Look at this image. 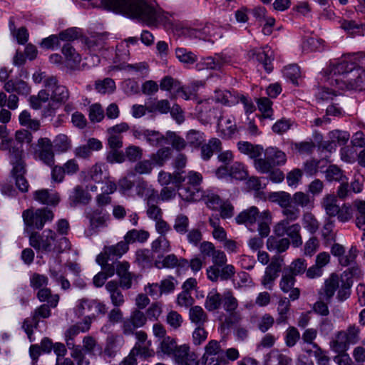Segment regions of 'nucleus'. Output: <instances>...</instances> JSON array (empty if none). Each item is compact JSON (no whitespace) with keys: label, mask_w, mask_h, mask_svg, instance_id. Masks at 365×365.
<instances>
[{"label":"nucleus","mask_w":365,"mask_h":365,"mask_svg":"<svg viewBox=\"0 0 365 365\" xmlns=\"http://www.w3.org/2000/svg\"><path fill=\"white\" fill-rule=\"evenodd\" d=\"M95 88L101 93H111L115 89V83L112 78H106L103 81H96Z\"/></svg>","instance_id":"052dcab7"},{"label":"nucleus","mask_w":365,"mask_h":365,"mask_svg":"<svg viewBox=\"0 0 365 365\" xmlns=\"http://www.w3.org/2000/svg\"><path fill=\"white\" fill-rule=\"evenodd\" d=\"M10 153V163L13 168H16L17 165L26 167L24 157V150L22 146L14 145L9 150Z\"/></svg>","instance_id":"5fc2aeb1"},{"label":"nucleus","mask_w":365,"mask_h":365,"mask_svg":"<svg viewBox=\"0 0 365 365\" xmlns=\"http://www.w3.org/2000/svg\"><path fill=\"white\" fill-rule=\"evenodd\" d=\"M190 220L184 214H179L175 217L173 229L180 235H185L189 230Z\"/></svg>","instance_id":"6e6d98bb"},{"label":"nucleus","mask_w":365,"mask_h":365,"mask_svg":"<svg viewBox=\"0 0 365 365\" xmlns=\"http://www.w3.org/2000/svg\"><path fill=\"white\" fill-rule=\"evenodd\" d=\"M151 247L155 252H167L170 250V245L165 235H160L152 242Z\"/></svg>","instance_id":"0e129e2a"},{"label":"nucleus","mask_w":365,"mask_h":365,"mask_svg":"<svg viewBox=\"0 0 365 365\" xmlns=\"http://www.w3.org/2000/svg\"><path fill=\"white\" fill-rule=\"evenodd\" d=\"M129 51L121 44L117 46L115 56L113 63L117 65L113 66V70H126L130 72L143 73L148 70V65L145 62H139L133 64L126 63L125 61L128 59Z\"/></svg>","instance_id":"39448f33"},{"label":"nucleus","mask_w":365,"mask_h":365,"mask_svg":"<svg viewBox=\"0 0 365 365\" xmlns=\"http://www.w3.org/2000/svg\"><path fill=\"white\" fill-rule=\"evenodd\" d=\"M354 62L348 60H342L336 63L331 69L333 76H343L351 77V73L356 68Z\"/></svg>","instance_id":"473e14b6"},{"label":"nucleus","mask_w":365,"mask_h":365,"mask_svg":"<svg viewBox=\"0 0 365 365\" xmlns=\"http://www.w3.org/2000/svg\"><path fill=\"white\" fill-rule=\"evenodd\" d=\"M36 297L41 302H46L52 308L58 306L60 297L58 294H53L51 289L48 287L40 289L36 293Z\"/></svg>","instance_id":"72a5a7b5"},{"label":"nucleus","mask_w":365,"mask_h":365,"mask_svg":"<svg viewBox=\"0 0 365 365\" xmlns=\"http://www.w3.org/2000/svg\"><path fill=\"white\" fill-rule=\"evenodd\" d=\"M178 346H177L176 341L170 336L164 337L160 343L161 351L171 357L173 356Z\"/></svg>","instance_id":"680f3d73"},{"label":"nucleus","mask_w":365,"mask_h":365,"mask_svg":"<svg viewBox=\"0 0 365 365\" xmlns=\"http://www.w3.org/2000/svg\"><path fill=\"white\" fill-rule=\"evenodd\" d=\"M287 162L286 154L277 147H268L264 150V158L255 163V169L260 173H268L272 168L284 165Z\"/></svg>","instance_id":"7ed1b4c3"},{"label":"nucleus","mask_w":365,"mask_h":365,"mask_svg":"<svg viewBox=\"0 0 365 365\" xmlns=\"http://www.w3.org/2000/svg\"><path fill=\"white\" fill-rule=\"evenodd\" d=\"M222 294L218 293L216 290L210 292L205 302V307L209 312H213L221 307V300Z\"/></svg>","instance_id":"a18cd8bd"},{"label":"nucleus","mask_w":365,"mask_h":365,"mask_svg":"<svg viewBox=\"0 0 365 365\" xmlns=\"http://www.w3.org/2000/svg\"><path fill=\"white\" fill-rule=\"evenodd\" d=\"M301 226L298 223L288 225L287 221H279L274 227V233L278 237L287 235L291 240L290 244L294 247L302 245L303 241L300 234Z\"/></svg>","instance_id":"1a4fd4ad"},{"label":"nucleus","mask_w":365,"mask_h":365,"mask_svg":"<svg viewBox=\"0 0 365 365\" xmlns=\"http://www.w3.org/2000/svg\"><path fill=\"white\" fill-rule=\"evenodd\" d=\"M37 146L38 149L35 151L36 159L48 167H52L55 163L52 141L48 138H41L38 140Z\"/></svg>","instance_id":"f8f14e48"},{"label":"nucleus","mask_w":365,"mask_h":365,"mask_svg":"<svg viewBox=\"0 0 365 365\" xmlns=\"http://www.w3.org/2000/svg\"><path fill=\"white\" fill-rule=\"evenodd\" d=\"M221 141L218 138L210 139L207 144L201 147L202 158L205 160H209L212 156L215 150L221 149Z\"/></svg>","instance_id":"49530a36"},{"label":"nucleus","mask_w":365,"mask_h":365,"mask_svg":"<svg viewBox=\"0 0 365 365\" xmlns=\"http://www.w3.org/2000/svg\"><path fill=\"white\" fill-rule=\"evenodd\" d=\"M237 146L241 153L247 155L251 159H253L254 163L257 160L261 158L260 156L264 152V148L262 145H254L248 141H239Z\"/></svg>","instance_id":"393cba45"},{"label":"nucleus","mask_w":365,"mask_h":365,"mask_svg":"<svg viewBox=\"0 0 365 365\" xmlns=\"http://www.w3.org/2000/svg\"><path fill=\"white\" fill-rule=\"evenodd\" d=\"M271 220L272 216L269 211L264 210L260 213L257 224L255 225V230L259 232L261 237H267L269 235Z\"/></svg>","instance_id":"7c9ffc66"},{"label":"nucleus","mask_w":365,"mask_h":365,"mask_svg":"<svg viewBox=\"0 0 365 365\" xmlns=\"http://www.w3.org/2000/svg\"><path fill=\"white\" fill-rule=\"evenodd\" d=\"M106 289L110 294L111 303L115 307H119L124 304V296L122 292L120 291L118 284L116 281H109L106 284Z\"/></svg>","instance_id":"c756f323"},{"label":"nucleus","mask_w":365,"mask_h":365,"mask_svg":"<svg viewBox=\"0 0 365 365\" xmlns=\"http://www.w3.org/2000/svg\"><path fill=\"white\" fill-rule=\"evenodd\" d=\"M129 250V246L123 240L115 245L105 246L103 251L96 257L98 264H103L109 260H117Z\"/></svg>","instance_id":"9b49d317"},{"label":"nucleus","mask_w":365,"mask_h":365,"mask_svg":"<svg viewBox=\"0 0 365 365\" xmlns=\"http://www.w3.org/2000/svg\"><path fill=\"white\" fill-rule=\"evenodd\" d=\"M52 308L50 305L43 304L36 307L31 313V317L26 318L24 320L22 329L26 333L29 341H32L33 329L37 328L41 319H48L51 315Z\"/></svg>","instance_id":"0eeeda50"},{"label":"nucleus","mask_w":365,"mask_h":365,"mask_svg":"<svg viewBox=\"0 0 365 365\" xmlns=\"http://www.w3.org/2000/svg\"><path fill=\"white\" fill-rule=\"evenodd\" d=\"M91 198L90 193L82 185H76L69 192L68 203L72 207L86 205L91 202Z\"/></svg>","instance_id":"f3484780"},{"label":"nucleus","mask_w":365,"mask_h":365,"mask_svg":"<svg viewBox=\"0 0 365 365\" xmlns=\"http://www.w3.org/2000/svg\"><path fill=\"white\" fill-rule=\"evenodd\" d=\"M339 287V276L335 273H332L329 278L325 280L324 286L320 289L319 294L324 301L331 302L332 297Z\"/></svg>","instance_id":"6ab92c4d"},{"label":"nucleus","mask_w":365,"mask_h":365,"mask_svg":"<svg viewBox=\"0 0 365 365\" xmlns=\"http://www.w3.org/2000/svg\"><path fill=\"white\" fill-rule=\"evenodd\" d=\"M124 344L125 339L123 335L110 333L106 338L104 352L110 357L114 356L116 353L120 351Z\"/></svg>","instance_id":"5701e85b"},{"label":"nucleus","mask_w":365,"mask_h":365,"mask_svg":"<svg viewBox=\"0 0 365 365\" xmlns=\"http://www.w3.org/2000/svg\"><path fill=\"white\" fill-rule=\"evenodd\" d=\"M269 199L284 208L291 202V195L286 192H274L269 195Z\"/></svg>","instance_id":"774afa93"},{"label":"nucleus","mask_w":365,"mask_h":365,"mask_svg":"<svg viewBox=\"0 0 365 365\" xmlns=\"http://www.w3.org/2000/svg\"><path fill=\"white\" fill-rule=\"evenodd\" d=\"M349 341L347 340L344 331H339L334 340L332 341L331 346L332 350L338 354L346 352L350 346Z\"/></svg>","instance_id":"a19ab883"},{"label":"nucleus","mask_w":365,"mask_h":365,"mask_svg":"<svg viewBox=\"0 0 365 365\" xmlns=\"http://www.w3.org/2000/svg\"><path fill=\"white\" fill-rule=\"evenodd\" d=\"M53 149L57 154L66 153L71 148V140L65 134H59L56 136L53 142Z\"/></svg>","instance_id":"4c0bfd02"},{"label":"nucleus","mask_w":365,"mask_h":365,"mask_svg":"<svg viewBox=\"0 0 365 365\" xmlns=\"http://www.w3.org/2000/svg\"><path fill=\"white\" fill-rule=\"evenodd\" d=\"M48 284V279L46 275L34 273L30 277V286L34 290L43 289Z\"/></svg>","instance_id":"69168bd1"},{"label":"nucleus","mask_w":365,"mask_h":365,"mask_svg":"<svg viewBox=\"0 0 365 365\" xmlns=\"http://www.w3.org/2000/svg\"><path fill=\"white\" fill-rule=\"evenodd\" d=\"M34 199L42 205L56 207L60 202L59 195L56 192H49L48 189L36 190Z\"/></svg>","instance_id":"b1692460"},{"label":"nucleus","mask_w":365,"mask_h":365,"mask_svg":"<svg viewBox=\"0 0 365 365\" xmlns=\"http://www.w3.org/2000/svg\"><path fill=\"white\" fill-rule=\"evenodd\" d=\"M171 155V150L168 147L158 149L155 153L150 156V161L153 166L162 167Z\"/></svg>","instance_id":"e433bc0d"},{"label":"nucleus","mask_w":365,"mask_h":365,"mask_svg":"<svg viewBox=\"0 0 365 365\" xmlns=\"http://www.w3.org/2000/svg\"><path fill=\"white\" fill-rule=\"evenodd\" d=\"M225 356L224 350L222 349L220 343L216 340L210 341L205 347L203 358L210 356Z\"/></svg>","instance_id":"13d9d810"},{"label":"nucleus","mask_w":365,"mask_h":365,"mask_svg":"<svg viewBox=\"0 0 365 365\" xmlns=\"http://www.w3.org/2000/svg\"><path fill=\"white\" fill-rule=\"evenodd\" d=\"M290 246V240L283 237L270 236L267 240V247L277 254L285 252Z\"/></svg>","instance_id":"c85d7f7f"},{"label":"nucleus","mask_w":365,"mask_h":365,"mask_svg":"<svg viewBox=\"0 0 365 365\" xmlns=\"http://www.w3.org/2000/svg\"><path fill=\"white\" fill-rule=\"evenodd\" d=\"M259 215L260 213L258 208L255 206H252L237 215L235 217V221L239 225H245L250 231L255 232L256 222L259 220Z\"/></svg>","instance_id":"2eb2a0df"},{"label":"nucleus","mask_w":365,"mask_h":365,"mask_svg":"<svg viewBox=\"0 0 365 365\" xmlns=\"http://www.w3.org/2000/svg\"><path fill=\"white\" fill-rule=\"evenodd\" d=\"M237 131V125L232 116L220 115L217 119V132L225 139H230Z\"/></svg>","instance_id":"a211bd4d"},{"label":"nucleus","mask_w":365,"mask_h":365,"mask_svg":"<svg viewBox=\"0 0 365 365\" xmlns=\"http://www.w3.org/2000/svg\"><path fill=\"white\" fill-rule=\"evenodd\" d=\"M257 108L261 115H257L260 121L264 119L274 120V110L272 109L273 102L267 97H260L256 98Z\"/></svg>","instance_id":"cd10ccee"},{"label":"nucleus","mask_w":365,"mask_h":365,"mask_svg":"<svg viewBox=\"0 0 365 365\" xmlns=\"http://www.w3.org/2000/svg\"><path fill=\"white\" fill-rule=\"evenodd\" d=\"M145 140L150 145L158 147L166 143V137L159 131L148 129Z\"/></svg>","instance_id":"603ef678"},{"label":"nucleus","mask_w":365,"mask_h":365,"mask_svg":"<svg viewBox=\"0 0 365 365\" xmlns=\"http://www.w3.org/2000/svg\"><path fill=\"white\" fill-rule=\"evenodd\" d=\"M184 171L177 174L175 182H179L178 195L185 201H196L199 197V185L202 181V175L196 172L190 171L183 175Z\"/></svg>","instance_id":"f03ea898"},{"label":"nucleus","mask_w":365,"mask_h":365,"mask_svg":"<svg viewBox=\"0 0 365 365\" xmlns=\"http://www.w3.org/2000/svg\"><path fill=\"white\" fill-rule=\"evenodd\" d=\"M172 358L178 365H193L195 360L197 359V354L191 351L188 345L182 344L175 350Z\"/></svg>","instance_id":"412c9836"},{"label":"nucleus","mask_w":365,"mask_h":365,"mask_svg":"<svg viewBox=\"0 0 365 365\" xmlns=\"http://www.w3.org/2000/svg\"><path fill=\"white\" fill-rule=\"evenodd\" d=\"M26 173V167L21 165L12 168L11 171V177L14 180L16 187L23 193L27 192L29 188V183L25 177Z\"/></svg>","instance_id":"a878e982"},{"label":"nucleus","mask_w":365,"mask_h":365,"mask_svg":"<svg viewBox=\"0 0 365 365\" xmlns=\"http://www.w3.org/2000/svg\"><path fill=\"white\" fill-rule=\"evenodd\" d=\"M100 1L105 9L136 19L150 26H157L165 21L163 13L144 0Z\"/></svg>","instance_id":"f257e3e1"},{"label":"nucleus","mask_w":365,"mask_h":365,"mask_svg":"<svg viewBox=\"0 0 365 365\" xmlns=\"http://www.w3.org/2000/svg\"><path fill=\"white\" fill-rule=\"evenodd\" d=\"M61 53L65 58L68 68L71 70H78L80 68L82 59L81 56L71 43H65L61 48Z\"/></svg>","instance_id":"4be33fe9"},{"label":"nucleus","mask_w":365,"mask_h":365,"mask_svg":"<svg viewBox=\"0 0 365 365\" xmlns=\"http://www.w3.org/2000/svg\"><path fill=\"white\" fill-rule=\"evenodd\" d=\"M230 177H232L238 180H242L245 179L248 173L245 168V165L240 162H233L230 165Z\"/></svg>","instance_id":"864d4df0"},{"label":"nucleus","mask_w":365,"mask_h":365,"mask_svg":"<svg viewBox=\"0 0 365 365\" xmlns=\"http://www.w3.org/2000/svg\"><path fill=\"white\" fill-rule=\"evenodd\" d=\"M55 240L56 233L50 229L45 230L42 233L31 231L29 235V245L38 252H51Z\"/></svg>","instance_id":"423d86ee"},{"label":"nucleus","mask_w":365,"mask_h":365,"mask_svg":"<svg viewBox=\"0 0 365 365\" xmlns=\"http://www.w3.org/2000/svg\"><path fill=\"white\" fill-rule=\"evenodd\" d=\"M59 41L71 42L76 39H80L82 41L83 34L82 29L78 27H71L61 31L58 34Z\"/></svg>","instance_id":"37998d69"},{"label":"nucleus","mask_w":365,"mask_h":365,"mask_svg":"<svg viewBox=\"0 0 365 365\" xmlns=\"http://www.w3.org/2000/svg\"><path fill=\"white\" fill-rule=\"evenodd\" d=\"M86 217L89 221L88 232L90 235L97 234L100 228L107 226V222L110 220V215L106 209L97 207L86 212Z\"/></svg>","instance_id":"6e6552de"},{"label":"nucleus","mask_w":365,"mask_h":365,"mask_svg":"<svg viewBox=\"0 0 365 365\" xmlns=\"http://www.w3.org/2000/svg\"><path fill=\"white\" fill-rule=\"evenodd\" d=\"M322 206L329 217H335L339 211L337 199L334 195H326L322 201Z\"/></svg>","instance_id":"f704fd0d"},{"label":"nucleus","mask_w":365,"mask_h":365,"mask_svg":"<svg viewBox=\"0 0 365 365\" xmlns=\"http://www.w3.org/2000/svg\"><path fill=\"white\" fill-rule=\"evenodd\" d=\"M24 222L29 232L34 230H41L46 222L53 220V212L48 208H38L36 210L27 209L22 213Z\"/></svg>","instance_id":"20e7f679"},{"label":"nucleus","mask_w":365,"mask_h":365,"mask_svg":"<svg viewBox=\"0 0 365 365\" xmlns=\"http://www.w3.org/2000/svg\"><path fill=\"white\" fill-rule=\"evenodd\" d=\"M214 98L216 102L227 106L238 103L237 98L228 91H216Z\"/></svg>","instance_id":"3c124183"},{"label":"nucleus","mask_w":365,"mask_h":365,"mask_svg":"<svg viewBox=\"0 0 365 365\" xmlns=\"http://www.w3.org/2000/svg\"><path fill=\"white\" fill-rule=\"evenodd\" d=\"M235 273V267L232 264L223 265L221 269L216 266H210L207 269V278L212 282H217L219 279L228 280L234 276Z\"/></svg>","instance_id":"aec40b11"},{"label":"nucleus","mask_w":365,"mask_h":365,"mask_svg":"<svg viewBox=\"0 0 365 365\" xmlns=\"http://www.w3.org/2000/svg\"><path fill=\"white\" fill-rule=\"evenodd\" d=\"M221 307L229 314H233L238 307L237 299L233 296L230 291L225 292L222 294Z\"/></svg>","instance_id":"c03bdc74"},{"label":"nucleus","mask_w":365,"mask_h":365,"mask_svg":"<svg viewBox=\"0 0 365 365\" xmlns=\"http://www.w3.org/2000/svg\"><path fill=\"white\" fill-rule=\"evenodd\" d=\"M264 365H292V359L277 349H272L264 357Z\"/></svg>","instance_id":"bb28decb"},{"label":"nucleus","mask_w":365,"mask_h":365,"mask_svg":"<svg viewBox=\"0 0 365 365\" xmlns=\"http://www.w3.org/2000/svg\"><path fill=\"white\" fill-rule=\"evenodd\" d=\"M170 110V104L168 100H157L150 101L148 102V112L155 113L158 112L160 114H166Z\"/></svg>","instance_id":"09e8293b"},{"label":"nucleus","mask_w":365,"mask_h":365,"mask_svg":"<svg viewBox=\"0 0 365 365\" xmlns=\"http://www.w3.org/2000/svg\"><path fill=\"white\" fill-rule=\"evenodd\" d=\"M289 307L290 302L287 298L282 299L279 301L277 306L278 317L276 319L277 324H286L287 322Z\"/></svg>","instance_id":"8fccbe9b"},{"label":"nucleus","mask_w":365,"mask_h":365,"mask_svg":"<svg viewBox=\"0 0 365 365\" xmlns=\"http://www.w3.org/2000/svg\"><path fill=\"white\" fill-rule=\"evenodd\" d=\"M325 177L327 181H337L339 182L344 180L347 177L344 175L343 171L336 165H329L325 172Z\"/></svg>","instance_id":"4d7b16f0"},{"label":"nucleus","mask_w":365,"mask_h":365,"mask_svg":"<svg viewBox=\"0 0 365 365\" xmlns=\"http://www.w3.org/2000/svg\"><path fill=\"white\" fill-rule=\"evenodd\" d=\"M170 143L173 148L178 151L183 150L186 146V141L184 138L171 131L167 132L166 143Z\"/></svg>","instance_id":"338daca9"},{"label":"nucleus","mask_w":365,"mask_h":365,"mask_svg":"<svg viewBox=\"0 0 365 365\" xmlns=\"http://www.w3.org/2000/svg\"><path fill=\"white\" fill-rule=\"evenodd\" d=\"M365 86V71L356 67L349 77V87L353 90H361Z\"/></svg>","instance_id":"c9c22d12"},{"label":"nucleus","mask_w":365,"mask_h":365,"mask_svg":"<svg viewBox=\"0 0 365 365\" xmlns=\"http://www.w3.org/2000/svg\"><path fill=\"white\" fill-rule=\"evenodd\" d=\"M284 76L289 80L294 85H298V79L300 78V68L296 64L289 65L283 69Z\"/></svg>","instance_id":"bf43d9fd"},{"label":"nucleus","mask_w":365,"mask_h":365,"mask_svg":"<svg viewBox=\"0 0 365 365\" xmlns=\"http://www.w3.org/2000/svg\"><path fill=\"white\" fill-rule=\"evenodd\" d=\"M83 347L85 353L90 356H95L97 354H101L102 351V347L98 343L97 340L90 335L83 337Z\"/></svg>","instance_id":"79ce46f5"},{"label":"nucleus","mask_w":365,"mask_h":365,"mask_svg":"<svg viewBox=\"0 0 365 365\" xmlns=\"http://www.w3.org/2000/svg\"><path fill=\"white\" fill-rule=\"evenodd\" d=\"M175 53L178 61L185 65H192L197 61V56L185 48L178 47Z\"/></svg>","instance_id":"ea45409f"},{"label":"nucleus","mask_w":365,"mask_h":365,"mask_svg":"<svg viewBox=\"0 0 365 365\" xmlns=\"http://www.w3.org/2000/svg\"><path fill=\"white\" fill-rule=\"evenodd\" d=\"M107 36L103 33L91 34L82 38L83 48L91 54L97 55L106 48Z\"/></svg>","instance_id":"4468645a"},{"label":"nucleus","mask_w":365,"mask_h":365,"mask_svg":"<svg viewBox=\"0 0 365 365\" xmlns=\"http://www.w3.org/2000/svg\"><path fill=\"white\" fill-rule=\"evenodd\" d=\"M151 342L146 343H135L133 349L130 350L132 354H134L136 356H139L143 359H147L154 356V351L150 349Z\"/></svg>","instance_id":"de8ad7c7"},{"label":"nucleus","mask_w":365,"mask_h":365,"mask_svg":"<svg viewBox=\"0 0 365 365\" xmlns=\"http://www.w3.org/2000/svg\"><path fill=\"white\" fill-rule=\"evenodd\" d=\"M147 323V317L145 313L139 309H135L130 312L129 317L123 319L121 324V330L125 336L134 334V331L138 328L143 327Z\"/></svg>","instance_id":"9d476101"},{"label":"nucleus","mask_w":365,"mask_h":365,"mask_svg":"<svg viewBox=\"0 0 365 365\" xmlns=\"http://www.w3.org/2000/svg\"><path fill=\"white\" fill-rule=\"evenodd\" d=\"M304 227L311 234H314L319 229V224L315 217L310 212L304 214L302 219Z\"/></svg>","instance_id":"e2e57ef3"},{"label":"nucleus","mask_w":365,"mask_h":365,"mask_svg":"<svg viewBox=\"0 0 365 365\" xmlns=\"http://www.w3.org/2000/svg\"><path fill=\"white\" fill-rule=\"evenodd\" d=\"M149 236L150 234L148 231L132 229L125 235L123 241L127 243L128 246L130 244L144 243L148 240Z\"/></svg>","instance_id":"2f4dec72"},{"label":"nucleus","mask_w":365,"mask_h":365,"mask_svg":"<svg viewBox=\"0 0 365 365\" xmlns=\"http://www.w3.org/2000/svg\"><path fill=\"white\" fill-rule=\"evenodd\" d=\"M77 313L81 315H92L96 316V314H105L107 312V308L105 304L99 302L97 299H91L88 298H83L78 301Z\"/></svg>","instance_id":"ddd939ff"},{"label":"nucleus","mask_w":365,"mask_h":365,"mask_svg":"<svg viewBox=\"0 0 365 365\" xmlns=\"http://www.w3.org/2000/svg\"><path fill=\"white\" fill-rule=\"evenodd\" d=\"M252 56L262 65L268 73L272 71L274 54L273 51L269 46H266L263 48L253 50Z\"/></svg>","instance_id":"dca6fc26"},{"label":"nucleus","mask_w":365,"mask_h":365,"mask_svg":"<svg viewBox=\"0 0 365 365\" xmlns=\"http://www.w3.org/2000/svg\"><path fill=\"white\" fill-rule=\"evenodd\" d=\"M189 319L197 327H204L207 321V315L200 306H194L189 310Z\"/></svg>","instance_id":"58836bf2"}]
</instances>
